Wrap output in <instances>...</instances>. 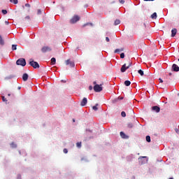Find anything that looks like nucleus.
Returning <instances> with one entry per match:
<instances>
[{
  "label": "nucleus",
  "mask_w": 179,
  "mask_h": 179,
  "mask_svg": "<svg viewBox=\"0 0 179 179\" xmlns=\"http://www.w3.org/2000/svg\"><path fill=\"white\" fill-rule=\"evenodd\" d=\"M127 65L128 66H127V64H123L120 69V71L124 73L125 72V71H127V69H129V68H131V66L132 65V62H131V60H129Z\"/></svg>",
  "instance_id": "obj_1"
},
{
  "label": "nucleus",
  "mask_w": 179,
  "mask_h": 179,
  "mask_svg": "<svg viewBox=\"0 0 179 179\" xmlns=\"http://www.w3.org/2000/svg\"><path fill=\"white\" fill-rule=\"evenodd\" d=\"M29 65L34 68V69H37V68H40V65L37 62H34L33 59H29Z\"/></svg>",
  "instance_id": "obj_2"
},
{
  "label": "nucleus",
  "mask_w": 179,
  "mask_h": 179,
  "mask_svg": "<svg viewBox=\"0 0 179 179\" xmlns=\"http://www.w3.org/2000/svg\"><path fill=\"white\" fill-rule=\"evenodd\" d=\"M79 20H80V17L79 15H74L70 20V23H71V24H74V23H76L77 22H79Z\"/></svg>",
  "instance_id": "obj_3"
},
{
  "label": "nucleus",
  "mask_w": 179,
  "mask_h": 179,
  "mask_svg": "<svg viewBox=\"0 0 179 179\" xmlns=\"http://www.w3.org/2000/svg\"><path fill=\"white\" fill-rule=\"evenodd\" d=\"M17 65H20L21 66H26V59L24 58L18 59L16 62Z\"/></svg>",
  "instance_id": "obj_4"
},
{
  "label": "nucleus",
  "mask_w": 179,
  "mask_h": 179,
  "mask_svg": "<svg viewBox=\"0 0 179 179\" xmlns=\"http://www.w3.org/2000/svg\"><path fill=\"white\" fill-rule=\"evenodd\" d=\"M103 85H95L94 86V92H96V93H100V92H101L103 90Z\"/></svg>",
  "instance_id": "obj_5"
},
{
  "label": "nucleus",
  "mask_w": 179,
  "mask_h": 179,
  "mask_svg": "<svg viewBox=\"0 0 179 179\" xmlns=\"http://www.w3.org/2000/svg\"><path fill=\"white\" fill-rule=\"evenodd\" d=\"M66 65H69L71 68H75V62L71 61V59H67L66 61Z\"/></svg>",
  "instance_id": "obj_6"
},
{
  "label": "nucleus",
  "mask_w": 179,
  "mask_h": 179,
  "mask_svg": "<svg viewBox=\"0 0 179 179\" xmlns=\"http://www.w3.org/2000/svg\"><path fill=\"white\" fill-rule=\"evenodd\" d=\"M51 48L48 47V46H44L42 48L41 51L42 52H50V51H51Z\"/></svg>",
  "instance_id": "obj_7"
},
{
  "label": "nucleus",
  "mask_w": 179,
  "mask_h": 179,
  "mask_svg": "<svg viewBox=\"0 0 179 179\" xmlns=\"http://www.w3.org/2000/svg\"><path fill=\"white\" fill-rule=\"evenodd\" d=\"M172 71H173V72H178L179 71V66L177 64H173L172 65Z\"/></svg>",
  "instance_id": "obj_8"
},
{
  "label": "nucleus",
  "mask_w": 179,
  "mask_h": 179,
  "mask_svg": "<svg viewBox=\"0 0 179 179\" xmlns=\"http://www.w3.org/2000/svg\"><path fill=\"white\" fill-rule=\"evenodd\" d=\"M86 104H87V99L84 97L80 103V106L82 107H85V106H86Z\"/></svg>",
  "instance_id": "obj_9"
},
{
  "label": "nucleus",
  "mask_w": 179,
  "mask_h": 179,
  "mask_svg": "<svg viewBox=\"0 0 179 179\" xmlns=\"http://www.w3.org/2000/svg\"><path fill=\"white\" fill-rule=\"evenodd\" d=\"M152 110L155 111V113H160V107L155 106L152 107Z\"/></svg>",
  "instance_id": "obj_10"
},
{
  "label": "nucleus",
  "mask_w": 179,
  "mask_h": 179,
  "mask_svg": "<svg viewBox=\"0 0 179 179\" xmlns=\"http://www.w3.org/2000/svg\"><path fill=\"white\" fill-rule=\"evenodd\" d=\"M29 79V74H27V73H24L22 75V80L24 82H27V80Z\"/></svg>",
  "instance_id": "obj_11"
},
{
  "label": "nucleus",
  "mask_w": 179,
  "mask_h": 179,
  "mask_svg": "<svg viewBox=\"0 0 179 179\" xmlns=\"http://www.w3.org/2000/svg\"><path fill=\"white\" fill-rule=\"evenodd\" d=\"M177 34V29H173L171 30V37H175Z\"/></svg>",
  "instance_id": "obj_12"
},
{
  "label": "nucleus",
  "mask_w": 179,
  "mask_h": 179,
  "mask_svg": "<svg viewBox=\"0 0 179 179\" xmlns=\"http://www.w3.org/2000/svg\"><path fill=\"white\" fill-rule=\"evenodd\" d=\"M57 62V59L55 57H52L51 59V64L52 65H55V63Z\"/></svg>",
  "instance_id": "obj_13"
},
{
  "label": "nucleus",
  "mask_w": 179,
  "mask_h": 179,
  "mask_svg": "<svg viewBox=\"0 0 179 179\" xmlns=\"http://www.w3.org/2000/svg\"><path fill=\"white\" fill-rule=\"evenodd\" d=\"M151 19H157V13H154L152 15H151Z\"/></svg>",
  "instance_id": "obj_14"
},
{
  "label": "nucleus",
  "mask_w": 179,
  "mask_h": 179,
  "mask_svg": "<svg viewBox=\"0 0 179 179\" xmlns=\"http://www.w3.org/2000/svg\"><path fill=\"white\" fill-rule=\"evenodd\" d=\"M120 136L123 138V139H125V138H127V135L123 131L120 132Z\"/></svg>",
  "instance_id": "obj_15"
},
{
  "label": "nucleus",
  "mask_w": 179,
  "mask_h": 179,
  "mask_svg": "<svg viewBox=\"0 0 179 179\" xmlns=\"http://www.w3.org/2000/svg\"><path fill=\"white\" fill-rule=\"evenodd\" d=\"M133 127H134V123H132V122H129V123L127 124V128L131 129V128H132Z\"/></svg>",
  "instance_id": "obj_16"
},
{
  "label": "nucleus",
  "mask_w": 179,
  "mask_h": 179,
  "mask_svg": "<svg viewBox=\"0 0 179 179\" xmlns=\"http://www.w3.org/2000/svg\"><path fill=\"white\" fill-rule=\"evenodd\" d=\"M124 85H125V86H130L131 85V81H129V80L124 81Z\"/></svg>",
  "instance_id": "obj_17"
},
{
  "label": "nucleus",
  "mask_w": 179,
  "mask_h": 179,
  "mask_svg": "<svg viewBox=\"0 0 179 179\" xmlns=\"http://www.w3.org/2000/svg\"><path fill=\"white\" fill-rule=\"evenodd\" d=\"M120 51H124V48L116 49V50H115L114 52H115V54H117V52H120Z\"/></svg>",
  "instance_id": "obj_18"
},
{
  "label": "nucleus",
  "mask_w": 179,
  "mask_h": 179,
  "mask_svg": "<svg viewBox=\"0 0 179 179\" xmlns=\"http://www.w3.org/2000/svg\"><path fill=\"white\" fill-rule=\"evenodd\" d=\"M121 23V21L120 20H116L114 22L115 26H117V24H120Z\"/></svg>",
  "instance_id": "obj_19"
},
{
  "label": "nucleus",
  "mask_w": 179,
  "mask_h": 179,
  "mask_svg": "<svg viewBox=\"0 0 179 179\" xmlns=\"http://www.w3.org/2000/svg\"><path fill=\"white\" fill-rule=\"evenodd\" d=\"M3 44H4L3 39H2V36L0 35V45H3Z\"/></svg>",
  "instance_id": "obj_20"
},
{
  "label": "nucleus",
  "mask_w": 179,
  "mask_h": 179,
  "mask_svg": "<svg viewBox=\"0 0 179 179\" xmlns=\"http://www.w3.org/2000/svg\"><path fill=\"white\" fill-rule=\"evenodd\" d=\"M17 45H12V50H13V51H15V50H17Z\"/></svg>",
  "instance_id": "obj_21"
},
{
  "label": "nucleus",
  "mask_w": 179,
  "mask_h": 179,
  "mask_svg": "<svg viewBox=\"0 0 179 179\" xmlns=\"http://www.w3.org/2000/svg\"><path fill=\"white\" fill-rule=\"evenodd\" d=\"M138 73H139L141 76H143V71H142L141 69L138 71Z\"/></svg>",
  "instance_id": "obj_22"
},
{
  "label": "nucleus",
  "mask_w": 179,
  "mask_h": 179,
  "mask_svg": "<svg viewBox=\"0 0 179 179\" xmlns=\"http://www.w3.org/2000/svg\"><path fill=\"white\" fill-rule=\"evenodd\" d=\"M97 106H99V104H96V106L92 107V109L94 110V111H97L99 110V108H97Z\"/></svg>",
  "instance_id": "obj_23"
},
{
  "label": "nucleus",
  "mask_w": 179,
  "mask_h": 179,
  "mask_svg": "<svg viewBox=\"0 0 179 179\" xmlns=\"http://www.w3.org/2000/svg\"><path fill=\"white\" fill-rule=\"evenodd\" d=\"M76 146H77V148H82V143L81 142L77 143Z\"/></svg>",
  "instance_id": "obj_24"
},
{
  "label": "nucleus",
  "mask_w": 179,
  "mask_h": 179,
  "mask_svg": "<svg viewBox=\"0 0 179 179\" xmlns=\"http://www.w3.org/2000/svg\"><path fill=\"white\" fill-rule=\"evenodd\" d=\"M121 115H122V117H127V113H125V111H122L121 113Z\"/></svg>",
  "instance_id": "obj_25"
},
{
  "label": "nucleus",
  "mask_w": 179,
  "mask_h": 179,
  "mask_svg": "<svg viewBox=\"0 0 179 179\" xmlns=\"http://www.w3.org/2000/svg\"><path fill=\"white\" fill-rule=\"evenodd\" d=\"M10 2H12L13 3H15V5L17 4V0H10Z\"/></svg>",
  "instance_id": "obj_26"
},
{
  "label": "nucleus",
  "mask_w": 179,
  "mask_h": 179,
  "mask_svg": "<svg viewBox=\"0 0 179 179\" xmlns=\"http://www.w3.org/2000/svg\"><path fill=\"white\" fill-rule=\"evenodd\" d=\"M145 139H146V141H147L148 142H150V136H147L145 137Z\"/></svg>",
  "instance_id": "obj_27"
},
{
  "label": "nucleus",
  "mask_w": 179,
  "mask_h": 179,
  "mask_svg": "<svg viewBox=\"0 0 179 179\" xmlns=\"http://www.w3.org/2000/svg\"><path fill=\"white\" fill-rule=\"evenodd\" d=\"M24 20H27V22H30V16L25 17Z\"/></svg>",
  "instance_id": "obj_28"
},
{
  "label": "nucleus",
  "mask_w": 179,
  "mask_h": 179,
  "mask_svg": "<svg viewBox=\"0 0 179 179\" xmlns=\"http://www.w3.org/2000/svg\"><path fill=\"white\" fill-rule=\"evenodd\" d=\"M120 58H122V59L125 58V54H124V52L120 54Z\"/></svg>",
  "instance_id": "obj_29"
},
{
  "label": "nucleus",
  "mask_w": 179,
  "mask_h": 179,
  "mask_svg": "<svg viewBox=\"0 0 179 179\" xmlns=\"http://www.w3.org/2000/svg\"><path fill=\"white\" fill-rule=\"evenodd\" d=\"M2 13H3V15H6V13H8V10H2Z\"/></svg>",
  "instance_id": "obj_30"
},
{
  "label": "nucleus",
  "mask_w": 179,
  "mask_h": 179,
  "mask_svg": "<svg viewBox=\"0 0 179 179\" xmlns=\"http://www.w3.org/2000/svg\"><path fill=\"white\" fill-rule=\"evenodd\" d=\"M10 146H11V148H16V144H15V143H12L10 144Z\"/></svg>",
  "instance_id": "obj_31"
},
{
  "label": "nucleus",
  "mask_w": 179,
  "mask_h": 179,
  "mask_svg": "<svg viewBox=\"0 0 179 179\" xmlns=\"http://www.w3.org/2000/svg\"><path fill=\"white\" fill-rule=\"evenodd\" d=\"M120 3L124 4L125 3V1L124 0H119Z\"/></svg>",
  "instance_id": "obj_32"
},
{
  "label": "nucleus",
  "mask_w": 179,
  "mask_h": 179,
  "mask_svg": "<svg viewBox=\"0 0 179 179\" xmlns=\"http://www.w3.org/2000/svg\"><path fill=\"white\" fill-rule=\"evenodd\" d=\"M63 152H64V153H65V154L68 153V149L64 148V149L63 150Z\"/></svg>",
  "instance_id": "obj_33"
},
{
  "label": "nucleus",
  "mask_w": 179,
  "mask_h": 179,
  "mask_svg": "<svg viewBox=\"0 0 179 179\" xmlns=\"http://www.w3.org/2000/svg\"><path fill=\"white\" fill-rule=\"evenodd\" d=\"M37 15H41V10L40 9L38 10Z\"/></svg>",
  "instance_id": "obj_34"
},
{
  "label": "nucleus",
  "mask_w": 179,
  "mask_h": 179,
  "mask_svg": "<svg viewBox=\"0 0 179 179\" xmlns=\"http://www.w3.org/2000/svg\"><path fill=\"white\" fill-rule=\"evenodd\" d=\"M2 100L3 101H8V100H6V98H5V96H2Z\"/></svg>",
  "instance_id": "obj_35"
},
{
  "label": "nucleus",
  "mask_w": 179,
  "mask_h": 179,
  "mask_svg": "<svg viewBox=\"0 0 179 179\" xmlns=\"http://www.w3.org/2000/svg\"><path fill=\"white\" fill-rule=\"evenodd\" d=\"M106 41H107V43H108L110 41V38L108 37L106 38Z\"/></svg>",
  "instance_id": "obj_36"
},
{
  "label": "nucleus",
  "mask_w": 179,
  "mask_h": 179,
  "mask_svg": "<svg viewBox=\"0 0 179 179\" xmlns=\"http://www.w3.org/2000/svg\"><path fill=\"white\" fill-rule=\"evenodd\" d=\"M26 8H30V5L29 3L25 4Z\"/></svg>",
  "instance_id": "obj_37"
},
{
  "label": "nucleus",
  "mask_w": 179,
  "mask_h": 179,
  "mask_svg": "<svg viewBox=\"0 0 179 179\" xmlns=\"http://www.w3.org/2000/svg\"><path fill=\"white\" fill-rule=\"evenodd\" d=\"M89 90H93V87L92 85L89 87Z\"/></svg>",
  "instance_id": "obj_38"
},
{
  "label": "nucleus",
  "mask_w": 179,
  "mask_h": 179,
  "mask_svg": "<svg viewBox=\"0 0 179 179\" xmlns=\"http://www.w3.org/2000/svg\"><path fill=\"white\" fill-rule=\"evenodd\" d=\"M159 83H163V80L162 78H159Z\"/></svg>",
  "instance_id": "obj_39"
},
{
  "label": "nucleus",
  "mask_w": 179,
  "mask_h": 179,
  "mask_svg": "<svg viewBox=\"0 0 179 179\" xmlns=\"http://www.w3.org/2000/svg\"><path fill=\"white\" fill-rule=\"evenodd\" d=\"M5 23H6V24H9V22L8 21H6Z\"/></svg>",
  "instance_id": "obj_40"
},
{
  "label": "nucleus",
  "mask_w": 179,
  "mask_h": 179,
  "mask_svg": "<svg viewBox=\"0 0 179 179\" xmlns=\"http://www.w3.org/2000/svg\"><path fill=\"white\" fill-rule=\"evenodd\" d=\"M93 84L96 85H97V83L96 81H94Z\"/></svg>",
  "instance_id": "obj_41"
},
{
  "label": "nucleus",
  "mask_w": 179,
  "mask_h": 179,
  "mask_svg": "<svg viewBox=\"0 0 179 179\" xmlns=\"http://www.w3.org/2000/svg\"><path fill=\"white\" fill-rule=\"evenodd\" d=\"M20 89H22L21 87H18V90H20Z\"/></svg>",
  "instance_id": "obj_42"
},
{
  "label": "nucleus",
  "mask_w": 179,
  "mask_h": 179,
  "mask_svg": "<svg viewBox=\"0 0 179 179\" xmlns=\"http://www.w3.org/2000/svg\"><path fill=\"white\" fill-rule=\"evenodd\" d=\"M172 73H169V76H171Z\"/></svg>",
  "instance_id": "obj_43"
},
{
  "label": "nucleus",
  "mask_w": 179,
  "mask_h": 179,
  "mask_svg": "<svg viewBox=\"0 0 179 179\" xmlns=\"http://www.w3.org/2000/svg\"><path fill=\"white\" fill-rule=\"evenodd\" d=\"M145 157H142L141 159H145Z\"/></svg>",
  "instance_id": "obj_44"
},
{
  "label": "nucleus",
  "mask_w": 179,
  "mask_h": 179,
  "mask_svg": "<svg viewBox=\"0 0 179 179\" xmlns=\"http://www.w3.org/2000/svg\"><path fill=\"white\" fill-rule=\"evenodd\" d=\"M144 1H155V0H144Z\"/></svg>",
  "instance_id": "obj_45"
},
{
  "label": "nucleus",
  "mask_w": 179,
  "mask_h": 179,
  "mask_svg": "<svg viewBox=\"0 0 179 179\" xmlns=\"http://www.w3.org/2000/svg\"><path fill=\"white\" fill-rule=\"evenodd\" d=\"M131 113H134V110H132V109H131Z\"/></svg>",
  "instance_id": "obj_46"
},
{
  "label": "nucleus",
  "mask_w": 179,
  "mask_h": 179,
  "mask_svg": "<svg viewBox=\"0 0 179 179\" xmlns=\"http://www.w3.org/2000/svg\"><path fill=\"white\" fill-rule=\"evenodd\" d=\"M73 122H75V119H73Z\"/></svg>",
  "instance_id": "obj_47"
},
{
  "label": "nucleus",
  "mask_w": 179,
  "mask_h": 179,
  "mask_svg": "<svg viewBox=\"0 0 179 179\" xmlns=\"http://www.w3.org/2000/svg\"><path fill=\"white\" fill-rule=\"evenodd\" d=\"M122 99H124V98L121 97V98H120V100H122Z\"/></svg>",
  "instance_id": "obj_48"
},
{
  "label": "nucleus",
  "mask_w": 179,
  "mask_h": 179,
  "mask_svg": "<svg viewBox=\"0 0 179 179\" xmlns=\"http://www.w3.org/2000/svg\"><path fill=\"white\" fill-rule=\"evenodd\" d=\"M8 96H10V94H8Z\"/></svg>",
  "instance_id": "obj_49"
},
{
  "label": "nucleus",
  "mask_w": 179,
  "mask_h": 179,
  "mask_svg": "<svg viewBox=\"0 0 179 179\" xmlns=\"http://www.w3.org/2000/svg\"><path fill=\"white\" fill-rule=\"evenodd\" d=\"M178 62H179V58H178Z\"/></svg>",
  "instance_id": "obj_50"
}]
</instances>
